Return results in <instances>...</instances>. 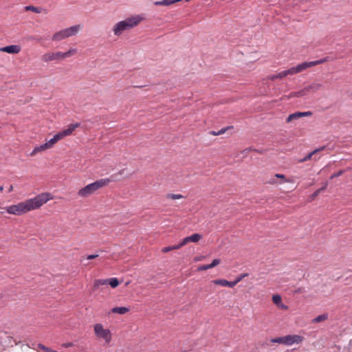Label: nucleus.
<instances>
[{
    "label": "nucleus",
    "mask_w": 352,
    "mask_h": 352,
    "mask_svg": "<svg viewBox=\"0 0 352 352\" xmlns=\"http://www.w3.org/2000/svg\"><path fill=\"white\" fill-rule=\"evenodd\" d=\"M52 199H53V196L51 193L42 192L33 198L6 207L5 210L10 214L21 215L30 211L39 209L42 206Z\"/></svg>",
    "instance_id": "f257e3e1"
},
{
    "label": "nucleus",
    "mask_w": 352,
    "mask_h": 352,
    "mask_svg": "<svg viewBox=\"0 0 352 352\" xmlns=\"http://www.w3.org/2000/svg\"><path fill=\"white\" fill-rule=\"evenodd\" d=\"M79 126V123L71 124L67 129L56 133L52 138L49 140L45 144L34 147L30 153V155L34 156L38 153L43 152L46 150L52 148L58 141L64 139L67 136L72 135L74 130Z\"/></svg>",
    "instance_id": "f03ea898"
},
{
    "label": "nucleus",
    "mask_w": 352,
    "mask_h": 352,
    "mask_svg": "<svg viewBox=\"0 0 352 352\" xmlns=\"http://www.w3.org/2000/svg\"><path fill=\"white\" fill-rule=\"evenodd\" d=\"M144 19L141 14L133 15L119 21L113 28L114 35L120 36L124 31L133 28Z\"/></svg>",
    "instance_id": "7ed1b4c3"
},
{
    "label": "nucleus",
    "mask_w": 352,
    "mask_h": 352,
    "mask_svg": "<svg viewBox=\"0 0 352 352\" xmlns=\"http://www.w3.org/2000/svg\"><path fill=\"white\" fill-rule=\"evenodd\" d=\"M110 182L111 180L108 178L98 179L80 189L78 192V195L80 197H87L94 194L98 189L108 185Z\"/></svg>",
    "instance_id": "20e7f679"
},
{
    "label": "nucleus",
    "mask_w": 352,
    "mask_h": 352,
    "mask_svg": "<svg viewBox=\"0 0 352 352\" xmlns=\"http://www.w3.org/2000/svg\"><path fill=\"white\" fill-rule=\"evenodd\" d=\"M324 62V60L321 59V60H316V61L305 62V63L299 64L296 67H291L290 69H289L287 70H284V71H282V72H279L278 74H276L277 79L278 78H280V79L283 78L288 75L296 74L297 73L302 72L303 70H305L309 67L316 66L317 65L323 63Z\"/></svg>",
    "instance_id": "39448f33"
},
{
    "label": "nucleus",
    "mask_w": 352,
    "mask_h": 352,
    "mask_svg": "<svg viewBox=\"0 0 352 352\" xmlns=\"http://www.w3.org/2000/svg\"><path fill=\"white\" fill-rule=\"evenodd\" d=\"M77 53V50L75 48H70L66 52H47L42 56V60L45 63H50L55 60H62L67 58L74 56Z\"/></svg>",
    "instance_id": "423d86ee"
},
{
    "label": "nucleus",
    "mask_w": 352,
    "mask_h": 352,
    "mask_svg": "<svg viewBox=\"0 0 352 352\" xmlns=\"http://www.w3.org/2000/svg\"><path fill=\"white\" fill-rule=\"evenodd\" d=\"M94 331L96 338L102 340L105 343L109 344L111 341L112 334L109 329H105L100 323H97L94 326Z\"/></svg>",
    "instance_id": "0eeeda50"
},
{
    "label": "nucleus",
    "mask_w": 352,
    "mask_h": 352,
    "mask_svg": "<svg viewBox=\"0 0 352 352\" xmlns=\"http://www.w3.org/2000/svg\"><path fill=\"white\" fill-rule=\"evenodd\" d=\"M303 340V337L299 335H287L285 336V345L292 346L293 344H298Z\"/></svg>",
    "instance_id": "6e6552de"
},
{
    "label": "nucleus",
    "mask_w": 352,
    "mask_h": 352,
    "mask_svg": "<svg viewBox=\"0 0 352 352\" xmlns=\"http://www.w3.org/2000/svg\"><path fill=\"white\" fill-rule=\"evenodd\" d=\"M21 50L19 45H11L0 47L1 52H6L10 54H17Z\"/></svg>",
    "instance_id": "1a4fd4ad"
},
{
    "label": "nucleus",
    "mask_w": 352,
    "mask_h": 352,
    "mask_svg": "<svg viewBox=\"0 0 352 352\" xmlns=\"http://www.w3.org/2000/svg\"><path fill=\"white\" fill-rule=\"evenodd\" d=\"M82 28V26L80 24L74 25L65 28L67 38L77 35Z\"/></svg>",
    "instance_id": "9d476101"
},
{
    "label": "nucleus",
    "mask_w": 352,
    "mask_h": 352,
    "mask_svg": "<svg viewBox=\"0 0 352 352\" xmlns=\"http://www.w3.org/2000/svg\"><path fill=\"white\" fill-rule=\"evenodd\" d=\"M312 113L311 111L305 112H296L290 114L287 118V122H290L292 120H298L302 117L311 116Z\"/></svg>",
    "instance_id": "9b49d317"
},
{
    "label": "nucleus",
    "mask_w": 352,
    "mask_h": 352,
    "mask_svg": "<svg viewBox=\"0 0 352 352\" xmlns=\"http://www.w3.org/2000/svg\"><path fill=\"white\" fill-rule=\"evenodd\" d=\"M322 87V85L320 83H314L305 87L303 90L298 92L296 96H304L306 92L309 91H316Z\"/></svg>",
    "instance_id": "f8f14e48"
},
{
    "label": "nucleus",
    "mask_w": 352,
    "mask_h": 352,
    "mask_svg": "<svg viewBox=\"0 0 352 352\" xmlns=\"http://www.w3.org/2000/svg\"><path fill=\"white\" fill-rule=\"evenodd\" d=\"M66 38H67V36L65 29L56 32L52 37V39L54 41H60Z\"/></svg>",
    "instance_id": "ddd939ff"
},
{
    "label": "nucleus",
    "mask_w": 352,
    "mask_h": 352,
    "mask_svg": "<svg viewBox=\"0 0 352 352\" xmlns=\"http://www.w3.org/2000/svg\"><path fill=\"white\" fill-rule=\"evenodd\" d=\"M273 302L280 309L287 310L288 307L282 302V298L280 295L276 294L272 296Z\"/></svg>",
    "instance_id": "4468645a"
},
{
    "label": "nucleus",
    "mask_w": 352,
    "mask_h": 352,
    "mask_svg": "<svg viewBox=\"0 0 352 352\" xmlns=\"http://www.w3.org/2000/svg\"><path fill=\"white\" fill-rule=\"evenodd\" d=\"M202 238L201 235L199 234H193L191 236H186L183 239V243H186V245L188 243H197Z\"/></svg>",
    "instance_id": "2eb2a0df"
},
{
    "label": "nucleus",
    "mask_w": 352,
    "mask_h": 352,
    "mask_svg": "<svg viewBox=\"0 0 352 352\" xmlns=\"http://www.w3.org/2000/svg\"><path fill=\"white\" fill-rule=\"evenodd\" d=\"M214 285H221L223 287H234V283H232V281H228L225 279H216L212 281Z\"/></svg>",
    "instance_id": "dca6fc26"
},
{
    "label": "nucleus",
    "mask_w": 352,
    "mask_h": 352,
    "mask_svg": "<svg viewBox=\"0 0 352 352\" xmlns=\"http://www.w3.org/2000/svg\"><path fill=\"white\" fill-rule=\"evenodd\" d=\"M129 311V308L125 307H116L111 309V313L124 315Z\"/></svg>",
    "instance_id": "f3484780"
},
{
    "label": "nucleus",
    "mask_w": 352,
    "mask_h": 352,
    "mask_svg": "<svg viewBox=\"0 0 352 352\" xmlns=\"http://www.w3.org/2000/svg\"><path fill=\"white\" fill-rule=\"evenodd\" d=\"M324 149V146H322V147H320L319 148H317V149H315L314 151H313L312 152H311L310 153H309L306 157H305L304 158L302 159H300L299 160L298 162L300 163H302V162H305L307 160H309L311 159L312 156L314 155H315L316 153L321 151H323Z\"/></svg>",
    "instance_id": "a211bd4d"
},
{
    "label": "nucleus",
    "mask_w": 352,
    "mask_h": 352,
    "mask_svg": "<svg viewBox=\"0 0 352 352\" xmlns=\"http://www.w3.org/2000/svg\"><path fill=\"white\" fill-rule=\"evenodd\" d=\"M328 317H329V316L327 314H321V315L316 317L315 318H314L312 320V322L313 323H318V322L325 321L326 320L328 319Z\"/></svg>",
    "instance_id": "6ab92c4d"
},
{
    "label": "nucleus",
    "mask_w": 352,
    "mask_h": 352,
    "mask_svg": "<svg viewBox=\"0 0 352 352\" xmlns=\"http://www.w3.org/2000/svg\"><path fill=\"white\" fill-rule=\"evenodd\" d=\"M108 278L107 279H97L95 280L94 286L96 289H98L100 286L107 285Z\"/></svg>",
    "instance_id": "aec40b11"
},
{
    "label": "nucleus",
    "mask_w": 352,
    "mask_h": 352,
    "mask_svg": "<svg viewBox=\"0 0 352 352\" xmlns=\"http://www.w3.org/2000/svg\"><path fill=\"white\" fill-rule=\"evenodd\" d=\"M120 284V281L117 278H108L107 285H109L112 288L117 287Z\"/></svg>",
    "instance_id": "412c9836"
},
{
    "label": "nucleus",
    "mask_w": 352,
    "mask_h": 352,
    "mask_svg": "<svg viewBox=\"0 0 352 352\" xmlns=\"http://www.w3.org/2000/svg\"><path fill=\"white\" fill-rule=\"evenodd\" d=\"M328 185V182H326L323 184V186L321 188L316 190L312 195V199L316 198L318 195L323 190H324Z\"/></svg>",
    "instance_id": "4be33fe9"
},
{
    "label": "nucleus",
    "mask_w": 352,
    "mask_h": 352,
    "mask_svg": "<svg viewBox=\"0 0 352 352\" xmlns=\"http://www.w3.org/2000/svg\"><path fill=\"white\" fill-rule=\"evenodd\" d=\"M275 177H276L278 179H280L282 180V182H285V183L293 182V179H287L285 177V176L283 174L276 173V174H275Z\"/></svg>",
    "instance_id": "5701e85b"
},
{
    "label": "nucleus",
    "mask_w": 352,
    "mask_h": 352,
    "mask_svg": "<svg viewBox=\"0 0 352 352\" xmlns=\"http://www.w3.org/2000/svg\"><path fill=\"white\" fill-rule=\"evenodd\" d=\"M273 343H278L285 345V336L275 338L271 340Z\"/></svg>",
    "instance_id": "b1692460"
},
{
    "label": "nucleus",
    "mask_w": 352,
    "mask_h": 352,
    "mask_svg": "<svg viewBox=\"0 0 352 352\" xmlns=\"http://www.w3.org/2000/svg\"><path fill=\"white\" fill-rule=\"evenodd\" d=\"M248 276L247 274H239L234 280L232 281V283H234V286L239 283L242 279Z\"/></svg>",
    "instance_id": "393cba45"
},
{
    "label": "nucleus",
    "mask_w": 352,
    "mask_h": 352,
    "mask_svg": "<svg viewBox=\"0 0 352 352\" xmlns=\"http://www.w3.org/2000/svg\"><path fill=\"white\" fill-rule=\"evenodd\" d=\"M25 10L32 11V12H34L35 13H40L41 12V9L40 8L34 7V6H26L25 7Z\"/></svg>",
    "instance_id": "a878e982"
},
{
    "label": "nucleus",
    "mask_w": 352,
    "mask_h": 352,
    "mask_svg": "<svg viewBox=\"0 0 352 352\" xmlns=\"http://www.w3.org/2000/svg\"><path fill=\"white\" fill-rule=\"evenodd\" d=\"M167 198L171 199H179L183 198V195L180 194H168L167 195Z\"/></svg>",
    "instance_id": "bb28decb"
},
{
    "label": "nucleus",
    "mask_w": 352,
    "mask_h": 352,
    "mask_svg": "<svg viewBox=\"0 0 352 352\" xmlns=\"http://www.w3.org/2000/svg\"><path fill=\"white\" fill-rule=\"evenodd\" d=\"M221 263V260L219 258H214L211 263H210V268H213L218 265Z\"/></svg>",
    "instance_id": "cd10ccee"
},
{
    "label": "nucleus",
    "mask_w": 352,
    "mask_h": 352,
    "mask_svg": "<svg viewBox=\"0 0 352 352\" xmlns=\"http://www.w3.org/2000/svg\"><path fill=\"white\" fill-rule=\"evenodd\" d=\"M209 269H211L210 268V266L209 264L208 265H201L198 267V270L199 271H206V270H208Z\"/></svg>",
    "instance_id": "c85d7f7f"
},
{
    "label": "nucleus",
    "mask_w": 352,
    "mask_h": 352,
    "mask_svg": "<svg viewBox=\"0 0 352 352\" xmlns=\"http://www.w3.org/2000/svg\"><path fill=\"white\" fill-rule=\"evenodd\" d=\"M185 245H186V243H183V240H182V242L180 243H179L178 245H173L172 249L173 250H178Z\"/></svg>",
    "instance_id": "c756f323"
},
{
    "label": "nucleus",
    "mask_w": 352,
    "mask_h": 352,
    "mask_svg": "<svg viewBox=\"0 0 352 352\" xmlns=\"http://www.w3.org/2000/svg\"><path fill=\"white\" fill-rule=\"evenodd\" d=\"M344 170H341L338 172H337L336 173L332 175L330 177L331 179H333L334 177H340L341 176L343 173H344Z\"/></svg>",
    "instance_id": "7c9ffc66"
},
{
    "label": "nucleus",
    "mask_w": 352,
    "mask_h": 352,
    "mask_svg": "<svg viewBox=\"0 0 352 352\" xmlns=\"http://www.w3.org/2000/svg\"><path fill=\"white\" fill-rule=\"evenodd\" d=\"M232 128V126H228V127H226V128H223L221 129H220L219 131H217V134L219 135H222L228 129H231Z\"/></svg>",
    "instance_id": "2f4dec72"
},
{
    "label": "nucleus",
    "mask_w": 352,
    "mask_h": 352,
    "mask_svg": "<svg viewBox=\"0 0 352 352\" xmlns=\"http://www.w3.org/2000/svg\"><path fill=\"white\" fill-rule=\"evenodd\" d=\"M171 250H173L172 249V246L164 247V248H163L162 249V252L163 253H167V252H170V251H171Z\"/></svg>",
    "instance_id": "473e14b6"
},
{
    "label": "nucleus",
    "mask_w": 352,
    "mask_h": 352,
    "mask_svg": "<svg viewBox=\"0 0 352 352\" xmlns=\"http://www.w3.org/2000/svg\"><path fill=\"white\" fill-rule=\"evenodd\" d=\"M204 258H205L204 256H196V257L194 258V261L195 262H199V261H201L204 260Z\"/></svg>",
    "instance_id": "72a5a7b5"
},
{
    "label": "nucleus",
    "mask_w": 352,
    "mask_h": 352,
    "mask_svg": "<svg viewBox=\"0 0 352 352\" xmlns=\"http://www.w3.org/2000/svg\"><path fill=\"white\" fill-rule=\"evenodd\" d=\"M276 177H275V176L272 178H271L269 181V184H277V181H276Z\"/></svg>",
    "instance_id": "f704fd0d"
},
{
    "label": "nucleus",
    "mask_w": 352,
    "mask_h": 352,
    "mask_svg": "<svg viewBox=\"0 0 352 352\" xmlns=\"http://www.w3.org/2000/svg\"><path fill=\"white\" fill-rule=\"evenodd\" d=\"M98 256V254H90V255H88L87 258L89 259V260H91V259H94L96 258H97Z\"/></svg>",
    "instance_id": "c9c22d12"
},
{
    "label": "nucleus",
    "mask_w": 352,
    "mask_h": 352,
    "mask_svg": "<svg viewBox=\"0 0 352 352\" xmlns=\"http://www.w3.org/2000/svg\"><path fill=\"white\" fill-rule=\"evenodd\" d=\"M62 346H63V347H65V348H68V347H71V346H73V344H72V343H71V342H67V343H64V344H63V345H62Z\"/></svg>",
    "instance_id": "e433bc0d"
},
{
    "label": "nucleus",
    "mask_w": 352,
    "mask_h": 352,
    "mask_svg": "<svg viewBox=\"0 0 352 352\" xmlns=\"http://www.w3.org/2000/svg\"><path fill=\"white\" fill-rule=\"evenodd\" d=\"M268 79H270L271 80H274L277 79L276 74L269 76Z\"/></svg>",
    "instance_id": "4c0bfd02"
},
{
    "label": "nucleus",
    "mask_w": 352,
    "mask_h": 352,
    "mask_svg": "<svg viewBox=\"0 0 352 352\" xmlns=\"http://www.w3.org/2000/svg\"><path fill=\"white\" fill-rule=\"evenodd\" d=\"M210 134H212V135H219L217 134V131H211V132H210Z\"/></svg>",
    "instance_id": "58836bf2"
},
{
    "label": "nucleus",
    "mask_w": 352,
    "mask_h": 352,
    "mask_svg": "<svg viewBox=\"0 0 352 352\" xmlns=\"http://www.w3.org/2000/svg\"><path fill=\"white\" fill-rule=\"evenodd\" d=\"M13 190V186L12 185H10V186L9 187V189H8V191L9 192H11Z\"/></svg>",
    "instance_id": "ea45409f"
},
{
    "label": "nucleus",
    "mask_w": 352,
    "mask_h": 352,
    "mask_svg": "<svg viewBox=\"0 0 352 352\" xmlns=\"http://www.w3.org/2000/svg\"><path fill=\"white\" fill-rule=\"evenodd\" d=\"M3 186H0V192H1L3 190Z\"/></svg>",
    "instance_id": "a19ab883"
}]
</instances>
